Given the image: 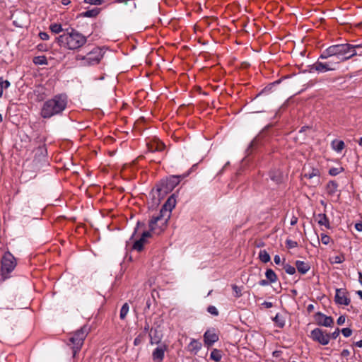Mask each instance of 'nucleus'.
I'll return each mask as SVG.
<instances>
[{
    "label": "nucleus",
    "mask_w": 362,
    "mask_h": 362,
    "mask_svg": "<svg viewBox=\"0 0 362 362\" xmlns=\"http://www.w3.org/2000/svg\"><path fill=\"white\" fill-rule=\"evenodd\" d=\"M10 86V82L7 80H3L0 78V98L3 94L4 89L7 88Z\"/></svg>",
    "instance_id": "nucleus-29"
},
{
    "label": "nucleus",
    "mask_w": 362,
    "mask_h": 362,
    "mask_svg": "<svg viewBox=\"0 0 362 362\" xmlns=\"http://www.w3.org/2000/svg\"><path fill=\"white\" fill-rule=\"evenodd\" d=\"M89 331V327L87 326H83L79 330L76 331L74 335L70 338V341L73 344V354L74 356L76 354V353L81 349L83 341L86 337Z\"/></svg>",
    "instance_id": "nucleus-7"
},
{
    "label": "nucleus",
    "mask_w": 362,
    "mask_h": 362,
    "mask_svg": "<svg viewBox=\"0 0 362 362\" xmlns=\"http://www.w3.org/2000/svg\"><path fill=\"white\" fill-rule=\"evenodd\" d=\"M296 266L298 271L303 274H305V273H307L310 268L308 263L305 262L303 261H299V260L296 261Z\"/></svg>",
    "instance_id": "nucleus-21"
},
{
    "label": "nucleus",
    "mask_w": 362,
    "mask_h": 362,
    "mask_svg": "<svg viewBox=\"0 0 362 362\" xmlns=\"http://www.w3.org/2000/svg\"><path fill=\"white\" fill-rule=\"evenodd\" d=\"M180 182L178 176H172L166 180H162L157 186V192L160 194H166L173 190Z\"/></svg>",
    "instance_id": "nucleus-9"
},
{
    "label": "nucleus",
    "mask_w": 362,
    "mask_h": 362,
    "mask_svg": "<svg viewBox=\"0 0 362 362\" xmlns=\"http://www.w3.org/2000/svg\"><path fill=\"white\" fill-rule=\"evenodd\" d=\"M232 288H233L235 297L239 298L242 296V289L240 288V287H239L236 285H233Z\"/></svg>",
    "instance_id": "nucleus-38"
},
{
    "label": "nucleus",
    "mask_w": 362,
    "mask_h": 362,
    "mask_svg": "<svg viewBox=\"0 0 362 362\" xmlns=\"http://www.w3.org/2000/svg\"><path fill=\"white\" fill-rule=\"evenodd\" d=\"M348 354H349V351L347 350H344L343 352H342L343 355H346Z\"/></svg>",
    "instance_id": "nucleus-58"
},
{
    "label": "nucleus",
    "mask_w": 362,
    "mask_h": 362,
    "mask_svg": "<svg viewBox=\"0 0 362 362\" xmlns=\"http://www.w3.org/2000/svg\"><path fill=\"white\" fill-rule=\"evenodd\" d=\"M16 262L14 257L10 252H6L1 259V275L3 278L7 279L16 267Z\"/></svg>",
    "instance_id": "nucleus-8"
},
{
    "label": "nucleus",
    "mask_w": 362,
    "mask_h": 362,
    "mask_svg": "<svg viewBox=\"0 0 362 362\" xmlns=\"http://www.w3.org/2000/svg\"><path fill=\"white\" fill-rule=\"evenodd\" d=\"M37 49L40 52H47L49 50V47L47 44L40 43L37 45Z\"/></svg>",
    "instance_id": "nucleus-39"
},
{
    "label": "nucleus",
    "mask_w": 362,
    "mask_h": 362,
    "mask_svg": "<svg viewBox=\"0 0 362 362\" xmlns=\"http://www.w3.org/2000/svg\"><path fill=\"white\" fill-rule=\"evenodd\" d=\"M357 294L360 296V298L362 299V291H358Z\"/></svg>",
    "instance_id": "nucleus-57"
},
{
    "label": "nucleus",
    "mask_w": 362,
    "mask_h": 362,
    "mask_svg": "<svg viewBox=\"0 0 362 362\" xmlns=\"http://www.w3.org/2000/svg\"><path fill=\"white\" fill-rule=\"evenodd\" d=\"M139 344V339H135L134 340V345H137Z\"/></svg>",
    "instance_id": "nucleus-60"
},
{
    "label": "nucleus",
    "mask_w": 362,
    "mask_h": 362,
    "mask_svg": "<svg viewBox=\"0 0 362 362\" xmlns=\"http://www.w3.org/2000/svg\"><path fill=\"white\" fill-rule=\"evenodd\" d=\"M33 62L35 65H47L48 64L47 58L44 55L35 57Z\"/></svg>",
    "instance_id": "nucleus-25"
},
{
    "label": "nucleus",
    "mask_w": 362,
    "mask_h": 362,
    "mask_svg": "<svg viewBox=\"0 0 362 362\" xmlns=\"http://www.w3.org/2000/svg\"><path fill=\"white\" fill-rule=\"evenodd\" d=\"M358 144L362 146V137L360 138L359 141H358Z\"/></svg>",
    "instance_id": "nucleus-59"
},
{
    "label": "nucleus",
    "mask_w": 362,
    "mask_h": 362,
    "mask_svg": "<svg viewBox=\"0 0 362 362\" xmlns=\"http://www.w3.org/2000/svg\"><path fill=\"white\" fill-rule=\"evenodd\" d=\"M265 276L271 283H274L277 280V276L275 272L271 269L266 271Z\"/></svg>",
    "instance_id": "nucleus-26"
},
{
    "label": "nucleus",
    "mask_w": 362,
    "mask_h": 362,
    "mask_svg": "<svg viewBox=\"0 0 362 362\" xmlns=\"http://www.w3.org/2000/svg\"><path fill=\"white\" fill-rule=\"evenodd\" d=\"M345 260L344 255L334 256L331 259L332 264H340Z\"/></svg>",
    "instance_id": "nucleus-33"
},
{
    "label": "nucleus",
    "mask_w": 362,
    "mask_h": 362,
    "mask_svg": "<svg viewBox=\"0 0 362 362\" xmlns=\"http://www.w3.org/2000/svg\"><path fill=\"white\" fill-rule=\"evenodd\" d=\"M285 272L288 274H294L296 273V268L290 264H285L284 267Z\"/></svg>",
    "instance_id": "nucleus-37"
},
{
    "label": "nucleus",
    "mask_w": 362,
    "mask_h": 362,
    "mask_svg": "<svg viewBox=\"0 0 362 362\" xmlns=\"http://www.w3.org/2000/svg\"><path fill=\"white\" fill-rule=\"evenodd\" d=\"M341 333L345 337H349L352 334V330L350 328H343L341 329Z\"/></svg>",
    "instance_id": "nucleus-42"
},
{
    "label": "nucleus",
    "mask_w": 362,
    "mask_h": 362,
    "mask_svg": "<svg viewBox=\"0 0 362 362\" xmlns=\"http://www.w3.org/2000/svg\"><path fill=\"white\" fill-rule=\"evenodd\" d=\"M56 40L61 47L69 50H77L86 43L87 37L79 32L71 30L57 37Z\"/></svg>",
    "instance_id": "nucleus-3"
},
{
    "label": "nucleus",
    "mask_w": 362,
    "mask_h": 362,
    "mask_svg": "<svg viewBox=\"0 0 362 362\" xmlns=\"http://www.w3.org/2000/svg\"><path fill=\"white\" fill-rule=\"evenodd\" d=\"M262 305H264L267 308H272L273 306V303L272 302L264 301L262 303Z\"/></svg>",
    "instance_id": "nucleus-50"
},
{
    "label": "nucleus",
    "mask_w": 362,
    "mask_h": 362,
    "mask_svg": "<svg viewBox=\"0 0 362 362\" xmlns=\"http://www.w3.org/2000/svg\"><path fill=\"white\" fill-rule=\"evenodd\" d=\"M362 47V45H351V44H338L329 46L322 52L320 58L329 59L336 57L337 62H344L354 56L361 55L362 53H358L356 49Z\"/></svg>",
    "instance_id": "nucleus-1"
},
{
    "label": "nucleus",
    "mask_w": 362,
    "mask_h": 362,
    "mask_svg": "<svg viewBox=\"0 0 362 362\" xmlns=\"http://www.w3.org/2000/svg\"><path fill=\"white\" fill-rule=\"evenodd\" d=\"M32 158L26 160V173L29 180L36 175L37 171L47 163V149L45 145L39 144L33 151Z\"/></svg>",
    "instance_id": "nucleus-2"
},
{
    "label": "nucleus",
    "mask_w": 362,
    "mask_h": 362,
    "mask_svg": "<svg viewBox=\"0 0 362 362\" xmlns=\"http://www.w3.org/2000/svg\"><path fill=\"white\" fill-rule=\"evenodd\" d=\"M303 171V178L312 180V182L315 185H317L320 183V172L317 168L305 167Z\"/></svg>",
    "instance_id": "nucleus-12"
},
{
    "label": "nucleus",
    "mask_w": 362,
    "mask_h": 362,
    "mask_svg": "<svg viewBox=\"0 0 362 362\" xmlns=\"http://www.w3.org/2000/svg\"><path fill=\"white\" fill-rule=\"evenodd\" d=\"M207 311L213 315H218V311L217 310V308L215 307V306H213V305H211V306H209L208 308H207Z\"/></svg>",
    "instance_id": "nucleus-41"
},
{
    "label": "nucleus",
    "mask_w": 362,
    "mask_h": 362,
    "mask_svg": "<svg viewBox=\"0 0 362 362\" xmlns=\"http://www.w3.org/2000/svg\"><path fill=\"white\" fill-rule=\"evenodd\" d=\"M103 57L101 48L94 47L86 55L77 54L76 60L81 62L83 66H93L98 64Z\"/></svg>",
    "instance_id": "nucleus-5"
},
{
    "label": "nucleus",
    "mask_w": 362,
    "mask_h": 362,
    "mask_svg": "<svg viewBox=\"0 0 362 362\" xmlns=\"http://www.w3.org/2000/svg\"><path fill=\"white\" fill-rule=\"evenodd\" d=\"M39 37L42 40H48L49 39V35L45 32H40Z\"/></svg>",
    "instance_id": "nucleus-44"
},
{
    "label": "nucleus",
    "mask_w": 362,
    "mask_h": 362,
    "mask_svg": "<svg viewBox=\"0 0 362 362\" xmlns=\"http://www.w3.org/2000/svg\"><path fill=\"white\" fill-rule=\"evenodd\" d=\"M355 228H356L358 231H362V223H356V225H355Z\"/></svg>",
    "instance_id": "nucleus-51"
},
{
    "label": "nucleus",
    "mask_w": 362,
    "mask_h": 362,
    "mask_svg": "<svg viewBox=\"0 0 362 362\" xmlns=\"http://www.w3.org/2000/svg\"><path fill=\"white\" fill-rule=\"evenodd\" d=\"M129 305L126 303H124L122 307L121 308V310H120V314H119V316H120V318L121 319H124L125 317L127 316L128 312H129Z\"/></svg>",
    "instance_id": "nucleus-30"
},
{
    "label": "nucleus",
    "mask_w": 362,
    "mask_h": 362,
    "mask_svg": "<svg viewBox=\"0 0 362 362\" xmlns=\"http://www.w3.org/2000/svg\"><path fill=\"white\" fill-rule=\"evenodd\" d=\"M339 329L337 328L334 332H333L332 334H329L331 335V338L335 339H337L339 335Z\"/></svg>",
    "instance_id": "nucleus-46"
},
{
    "label": "nucleus",
    "mask_w": 362,
    "mask_h": 362,
    "mask_svg": "<svg viewBox=\"0 0 362 362\" xmlns=\"http://www.w3.org/2000/svg\"><path fill=\"white\" fill-rule=\"evenodd\" d=\"M317 221L319 225L324 226L327 228H329V222L325 214H318Z\"/></svg>",
    "instance_id": "nucleus-23"
},
{
    "label": "nucleus",
    "mask_w": 362,
    "mask_h": 362,
    "mask_svg": "<svg viewBox=\"0 0 362 362\" xmlns=\"http://www.w3.org/2000/svg\"><path fill=\"white\" fill-rule=\"evenodd\" d=\"M339 62L330 59L327 62H316L311 67V70L318 72L334 71L337 69Z\"/></svg>",
    "instance_id": "nucleus-11"
},
{
    "label": "nucleus",
    "mask_w": 362,
    "mask_h": 362,
    "mask_svg": "<svg viewBox=\"0 0 362 362\" xmlns=\"http://www.w3.org/2000/svg\"><path fill=\"white\" fill-rule=\"evenodd\" d=\"M49 29L54 33H59L62 31V26L59 23H52L50 25Z\"/></svg>",
    "instance_id": "nucleus-31"
},
{
    "label": "nucleus",
    "mask_w": 362,
    "mask_h": 362,
    "mask_svg": "<svg viewBox=\"0 0 362 362\" xmlns=\"http://www.w3.org/2000/svg\"><path fill=\"white\" fill-rule=\"evenodd\" d=\"M326 190L328 194L331 196H338V184L334 181H329L327 185Z\"/></svg>",
    "instance_id": "nucleus-20"
},
{
    "label": "nucleus",
    "mask_w": 362,
    "mask_h": 362,
    "mask_svg": "<svg viewBox=\"0 0 362 362\" xmlns=\"http://www.w3.org/2000/svg\"><path fill=\"white\" fill-rule=\"evenodd\" d=\"M330 238L327 235L324 233L321 234V242L322 244L325 245H328L330 243Z\"/></svg>",
    "instance_id": "nucleus-40"
},
{
    "label": "nucleus",
    "mask_w": 362,
    "mask_h": 362,
    "mask_svg": "<svg viewBox=\"0 0 362 362\" xmlns=\"http://www.w3.org/2000/svg\"><path fill=\"white\" fill-rule=\"evenodd\" d=\"M286 245L289 248H293V247H295L297 246V243L295 242V241L291 240H286Z\"/></svg>",
    "instance_id": "nucleus-45"
},
{
    "label": "nucleus",
    "mask_w": 362,
    "mask_h": 362,
    "mask_svg": "<svg viewBox=\"0 0 362 362\" xmlns=\"http://www.w3.org/2000/svg\"><path fill=\"white\" fill-rule=\"evenodd\" d=\"M346 318L344 315H341L337 319V324L339 325H343L345 322Z\"/></svg>",
    "instance_id": "nucleus-47"
},
{
    "label": "nucleus",
    "mask_w": 362,
    "mask_h": 362,
    "mask_svg": "<svg viewBox=\"0 0 362 362\" xmlns=\"http://www.w3.org/2000/svg\"><path fill=\"white\" fill-rule=\"evenodd\" d=\"M204 340L207 346H211L218 340V336L214 332L208 330L204 334Z\"/></svg>",
    "instance_id": "nucleus-17"
},
{
    "label": "nucleus",
    "mask_w": 362,
    "mask_h": 362,
    "mask_svg": "<svg viewBox=\"0 0 362 362\" xmlns=\"http://www.w3.org/2000/svg\"><path fill=\"white\" fill-rule=\"evenodd\" d=\"M274 321L276 323L279 327H283L285 325V320L284 317L279 314H276L274 318Z\"/></svg>",
    "instance_id": "nucleus-28"
},
{
    "label": "nucleus",
    "mask_w": 362,
    "mask_h": 362,
    "mask_svg": "<svg viewBox=\"0 0 362 362\" xmlns=\"http://www.w3.org/2000/svg\"><path fill=\"white\" fill-rule=\"evenodd\" d=\"M163 148V145L162 144H158V146H156L155 148L151 146V151H162Z\"/></svg>",
    "instance_id": "nucleus-49"
},
{
    "label": "nucleus",
    "mask_w": 362,
    "mask_h": 362,
    "mask_svg": "<svg viewBox=\"0 0 362 362\" xmlns=\"http://www.w3.org/2000/svg\"><path fill=\"white\" fill-rule=\"evenodd\" d=\"M259 257L264 263H267L270 261V255L266 250H261L259 253Z\"/></svg>",
    "instance_id": "nucleus-27"
},
{
    "label": "nucleus",
    "mask_w": 362,
    "mask_h": 362,
    "mask_svg": "<svg viewBox=\"0 0 362 362\" xmlns=\"http://www.w3.org/2000/svg\"><path fill=\"white\" fill-rule=\"evenodd\" d=\"M310 338L321 345L325 346L329 343L331 335L325 330L320 328H315L311 331Z\"/></svg>",
    "instance_id": "nucleus-10"
},
{
    "label": "nucleus",
    "mask_w": 362,
    "mask_h": 362,
    "mask_svg": "<svg viewBox=\"0 0 362 362\" xmlns=\"http://www.w3.org/2000/svg\"><path fill=\"white\" fill-rule=\"evenodd\" d=\"M150 236L151 233L149 231H144L142 233L141 238L134 243L133 248L137 251H141L143 249L144 244L146 241V238Z\"/></svg>",
    "instance_id": "nucleus-18"
},
{
    "label": "nucleus",
    "mask_w": 362,
    "mask_h": 362,
    "mask_svg": "<svg viewBox=\"0 0 362 362\" xmlns=\"http://www.w3.org/2000/svg\"><path fill=\"white\" fill-rule=\"evenodd\" d=\"M270 177L272 180L276 182H279L281 181V173H279V172H274V173H271L270 174Z\"/></svg>",
    "instance_id": "nucleus-35"
},
{
    "label": "nucleus",
    "mask_w": 362,
    "mask_h": 362,
    "mask_svg": "<svg viewBox=\"0 0 362 362\" xmlns=\"http://www.w3.org/2000/svg\"><path fill=\"white\" fill-rule=\"evenodd\" d=\"M335 301L340 305H348L350 300L346 296V291L341 288L336 289Z\"/></svg>",
    "instance_id": "nucleus-16"
},
{
    "label": "nucleus",
    "mask_w": 362,
    "mask_h": 362,
    "mask_svg": "<svg viewBox=\"0 0 362 362\" xmlns=\"http://www.w3.org/2000/svg\"><path fill=\"white\" fill-rule=\"evenodd\" d=\"M343 171L342 168H332L329 170V174L332 176H336Z\"/></svg>",
    "instance_id": "nucleus-36"
},
{
    "label": "nucleus",
    "mask_w": 362,
    "mask_h": 362,
    "mask_svg": "<svg viewBox=\"0 0 362 362\" xmlns=\"http://www.w3.org/2000/svg\"><path fill=\"white\" fill-rule=\"evenodd\" d=\"M169 219L168 212L165 214L159 212L158 215L153 216L149 221L150 231L153 234L159 235L166 228Z\"/></svg>",
    "instance_id": "nucleus-6"
},
{
    "label": "nucleus",
    "mask_w": 362,
    "mask_h": 362,
    "mask_svg": "<svg viewBox=\"0 0 362 362\" xmlns=\"http://www.w3.org/2000/svg\"><path fill=\"white\" fill-rule=\"evenodd\" d=\"M259 284L261 286H265V285H267L268 284V282L265 280H262L260 282H259Z\"/></svg>",
    "instance_id": "nucleus-54"
},
{
    "label": "nucleus",
    "mask_w": 362,
    "mask_h": 362,
    "mask_svg": "<svg viewBox=\"0 0 362 362\" xmlns=\"http://www.w3.org/2000/svg\"><path fill=\"white\" fill-rule=\"evenodd\" d=\"M150 343L151 344H156L157 346L160 343L161 337L155 334L154 336H152L150 334Z\"/></svg>",
    "instance_id": "nucleus-34"
},
{
    "label": "nucleus",
    "mask_w": 362,
    "mask_h": 362,
    "mask_svg": "<svg viewBox=\"0 0 362 362\" xmlns=\"http://www.w3.org/2000/svg\"><path fill=\"white\" fill-rule=\"evenodd\" d=\"M316 323L320 326L331 327L334 324V320L332 317L327 316L322 313H317L315 315Z\"/></svg>",
    "instance_id": "nucleus-14"
},
{
    "label": "nucleus",
    "mask_w": 362,
    "mask_h": 362,
    "mask_svg": "<svg viewBox=\"0 0 362 362\" xmlns=\"http://www.w3.org/2000/svg\"><path fill=\"white\" fill-rule=\"evenodd\" d=\"M99 13V10L98 8L88 10L86 11L83 14L85 17H95Z\"/></svg>",
    "instance_id": "nucleus-32"
},
{
    "label": "nucleus",
    "mask_w": 362,
    "mask_h": 362,
    "mask_svg": "<svg viewBox=\"0 0 362 362\" xmlns=\"http://www.w3.org/2000/svg\"><path fill=\"white\" fill-rule=\"evenodd\" d=\"M85 3L92 5H100L102 4V0H84Z\"/></svg>",
    "instance_id": "nucleus-43"
},
{
    "label": "nucleus",
    "mask_w": 362,
    "mask_h": 362,
    "mask_svg": "<svg viewBox=\"0 0 362 362\" xmlns=\"http://www.w3.org/2000/svg\"><path fill=\"white\" fill-rule=\"evenodd\" d=\"M359 281L362 284V273L358 272Z\"/></svg>",
    "instance_id": "nucleus-56"
},
{
    "label": "nucleus",
    "mask_w": 362,
    "mask_h": 362,
    "mask_svg": "<svg viewBox=\"0 0 362 362\" xmlns=\"http://www.w3.org/2000/svg\"><path fill=\"white\" fill-rule=\"evenodd\" d=\"M71 3L69 0H62V4L64 6L69 5Z\"/></svg>",
    "instance_id": "nucleus-53"
},
{
    "label": "nucleus",
    "mask_w": 362,
    "mask_h": 362,
    "mask_svg": "<svg viewBox=\"0 0 362 362\" xmlns=\"http://www.w3.org/2000/svg\"><path fill=\"white\" fill-rule=\"evenodd\" d=\"M222 358L221 352L220 350L214 349L210 354V358L216 362H219Z\"/></svg>",
    "instance_id": "nucleus-24"
},
{
    "label": "nucleus",
    "mask_w": 362,
    "mask_h": 362,
    "mask_svg": "<svg viewBox=\"0 0 362 362\" xmlns=\"http://www.w3.org/2000/svg\"><path fill=\"white\" fill-rule=\"evenodd\" d=\"M274 262L276 264H280L281 262V257L279 255H276L274 257Z\"/></svg>",
    "instance_id": "nucleus-48"
},
{
    "label": "nucleus",
    "mask_w": 362,
    "mask_h": 362,
    "mask_svg": "<svg viewBox=\"0 0 362 362\" xmlns=\"http://www.w3.org/2000/svg\"><path fill=\"white\" fill-rule=\"evenodd\" d=\"M2 122V116H1V115L0 114V122Z\"/></svg>",
    "instance_id": "nucleus-61"
},
{
    "label": "nucleus",
    "mask_w": 362,
    "mask_h": 362,
    "mask_svg": "<svg viewBox=\"0 0 362 362\" xmlns=\"http://www.w3.org/2000/svg\"><path fill=\"white\" fill-rule=\"evenodd\" d=\"M331 146L334 151L337 153H341L344 148L345 144L343 141L335 139L332 141Z\"/></svg>",
    "instance_id": "nucleus-22"
},
{
    "label": "nucleus",
    "mask_w": 362,
    "mask_h": 362,
    "mask_svg": "<svg viewBox=\"0 0 362 362\" xmlns=\"http://www.w3.org/2000/svg\"><path fill=\"white\" fill-rule=\"evenodd\" d=\"M356 346L358 347L361 348L362 347V340H360L356 343Z\"/></svg>",
    "instance_id": "nucleus-55"
},
{
    "label": "nucleus",
    "mask_w": 362,
    "mask_h": 362,
    "mask_svg": "<svg viewBox=\"0 0 362 362\" xmlns=\"http://www.w3.org/2000/svg\"><path fill=\"white\" fill-rule=\"evenodd\" d=\"M297 221H298V219H297L296 217H293L291 221V226H294L295 224H296Z\"/></svg>",
    "instance_id": "nucleus-52"
},
{
    "label": "nucleus",
    "mask_w": 362,
    "mask_h": 362,
    "mask_svg": "<svg viewBox=\"0 0 362 362\" xmlns=\"http://www.w3.org/2000/svg\"><path fill=\"white\" fill-rule=\"evenodd\" d=\"M168 349L165 344H158L152 351V360L153 362H162L165 357V353Z\"/></svg>",
    "instance_id": "nucleus-13"
},
{
    "label": "nucleus",
    "mask_w": 362,
    "mask_h": 362,
    "mask_svg": "<svg viewBox=\"0 0 362 362\" xmlns=\"http://www.w3.org/2000/svg\"><path fill=\"white\" fill-rule=\"evenodd\" d=\"M202 345L201 342H199L198 340L192 339V341L188 345V349L191 353L197 354L202 349Z\"/></svg>",
    "instance_id": "nucleus-19"
},
{
    "label": "nucleus",
    "mask_w": 362,
    "mask_h": 362,
    "mask_svg": "<svg viewBox=\"0 0 362 362\" xmlns=\"http://www.w3.org/2000/svg\"><path fill=\"white\" fill-rule=\"evenodd\" d=\"M67 97L65 95H58L54 98L47 100L43 105L41 115L44 118L62 112L66 107Z\"/></svg>",
    "instance_id": "nucleus-4"
},
{
    "label": "nucleus",
    "mask_w": 362,
    "mask_h": 362,
    "mask_svg": "<svg viewBox=\"0 0 362 362\" xmlns=\"http://www.w3.org/2000/svg\"><path fill=\"white\" fill-rule=\"evenodd\" d=\"M176 205V199L174 195H171L165 204L162 206L161 209L160 210V213L163 214H167L168 212V217L170 218L171 216V211L175 207Z\"/></svg>",
    "instance_id": "nucleus-15"
}]
</instances>
